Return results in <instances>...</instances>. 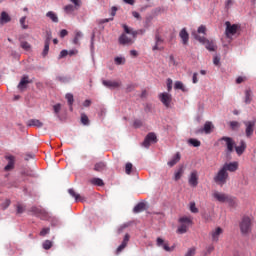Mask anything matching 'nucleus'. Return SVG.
I'll use <instances>...</instances> for the list:
<instances>
[{
  "mask_svg": "<svg viewBox=\"0 0 256 256\" xmlns=\"http://www.w3.org/2000/svg\"><path fill=\"white\" fill-rule=\"evenodd\" d=\"M125 33H122L118 38L119 45L124 47H130L135 43V37H137V31L131 29L127 24H122Z\"/></svg>",
  "mask_w": 256,
  "mask_h": 256,
  "instance_id": "nucleus-1",
  "label": "nucleus"
},
{
  "mask_svg": "<svg viewBox=\"0 0 256 256\" xmlns=\"http://www.w3.org/2000/svg\"><path fill=\"white\" fill-rule=\"evenodd\" d=\"M192 36L194 37V39H196V41H199V43L205 45L208 51H217V45L215 44V41L200 36L199 34H197V32H192Z\"/></svg>",
  "mask_w": 256,
  "mask_h": 256,
  "instance_id": "nucleus-2",
  "label": "nucleus"
},
{
  "mask_svg": "<svg viewBox=\"0 0 256 256\" xmlns=\"http://www.w3.org/2000/svg\"><path fill=\"white\" fill-rule=\"evenodd\" d=\"M178 222L180 225L178 226L176 233H179V235L187 233V231H189V226L193 224V221L187 216L179 218Z\"/></svg>",
  "mask_w": 256,
  "mask_h": 256,
  "instance_id": "nucleus-3",
  "label": "nucleus"
},
{
  "mask_svg": "<svg viewBox=\"0 0 256 256\" xmlns=\"http://www.w3.org/2000/svg\"><path fill=\"white\" fill-rule=\"evenodd\" d=\"M229 179V172H226L223 168H220L219 171L214 176V182L217 185H225Z\"/></svg>",
  "mask_w": 256,
  "mask_h": 256,
  "instance_id": "nucleus-4",
  "label": "nucleus"
},
{
  "mask_svg": "<svg viewBox=\"0 0 256 256\" xmlns=\"http://www.w3.org/2000/svg\"><path fill=\"white\" fill-rule=\"evenodd\" d=\"M225 25H226L225 35L227 39H231V37H233V35H235L237 31H239V25L231 24V22L229 21H226Z\"/></svg>",
  "mask_w": 256,
  "mask_h": 256,
  "instance_id": "nucleus-5",
  "label": "nucleus"
},
{
  "mask_svg": "<svg viewBox=\"0 0 256 256\" xmlns=\"http://www.w3.org/2000/svg\"><path fill=\"white\" fill-rule=\"evenodd\" d=\"M240 231L244 235L251 231V218L249 216H244L240 222Z\"/></svg>",
  "mask_w": 256,
  "mask_h": 256,
  "instance_id": "nucleus-6",
  "label": "nucleus"
},
{
  "mask_svg": "<svg viewBox=\"0 0 256 256\" xmlns=\"http://www.w3.org/2000/svg\"><path fill=\"white\" fill-rule=\"evenodd\" d=\"M255 120L243 121V125H245V135L248 139L253 136L255 131Z\"/></svg>",
  "mask_w": 256,
  "mask_h": 256,
  "instance_id": "nucleus-7",
  "label": "nucleus"
},
{
  "mask_svg": "<svg viewBox=\"0 0 256 256\" xmlns=\"http://www.w3.org/2000/svg\"><path fill=\"white\" fill-rule=\"evenodd\" d=\"M30 213H32V215H35L36 217H40L41 219H47V217H49V213H47V210L41 207L33 206L30 209Z\"/></svg>",
  "mask_w": 256,
  "mask_h": 256,
  "instance_id": "nucleus-8",
  "label": "nucleus"
},
{
  "mask_svg": "<svg viewBox=\"0 0 256 256\" xmlns=\"http://www.w3.org/2000/svg\"><path fill=\"white\" fill-rule=\"evenodd\" d=\"M151 143H157V135H155V133H153V132L148 133V135L145 137L142 145L146 149H149V147H151Z\"/></svg>",
  "mask_w": 256,
  "mask_h": 256,
  "instance_id": "nucleus-9",
  "label": "nucleus"
},
{
  "mask_svg": "<svg viewBox=\"0 0 256 256\" xmlns=\"http://www.w3.org/2000/svg\"><path fill=\"white\" fill-rule=\"evenodd\" d=\"M155 44L152 47V51H163V49H165L163 46V43H165V40L161 37V35H159V33L155 34V38H154Z\"/></svg>",
  "mask_w": 256,
  "mask_h": 256,
  "instance_id": "nucleus-10",
  "label": "nucleus"
},
{
  "mask_svg": "<svg viewBox=\"0 0 256 256\" xmlns=\"http://www.w3.org/2000/svg\"><path fill=\"white\" fill-rule=\"evenodd\" d=\"M213 128H214L213 123L207 121L205 122L204 127L196 130L195 133L196 135L203 134V133H205L206 135H209L212 133Z\"/></svg>",
  "mask_w": 256,
  "mask_h": 256,
  "instance_id": "nucleus-11",
  "label": "nucleus"
},
{
  "mask_svg": "<svg viewBox=\"0 0 256 256\" xmlns=\"http://www.w3.org/2000/svg\"><path fill=\"white\" fill-rule=\"evenodd\" d=\"M188 183L190 187H197V185H199V173H197V170L190 173Z\"/></svg>",
  "mask_w": 256,
  "mask_h": 256,
  "instance_id": "nucleus-12",
  "label": "nucleus"
},
{
  "mask_svg": "<svg viewBox=\"0 0 256 256\" xmlns=\"http://www.w3.org/2000/svg\"><path fill=\"white\" fill-rule=\"evenodd\" d=\"M212 197L219 203H227V199L229 198V194L222 193L219 191H214Z\"/></svg>",
  "mask_w": 256,
  "mask_h": 256,
  "instance_id": "nucleus-13",
  "label": "nucleus"
},
{
  "mask_svg": "<svg viewBox=\"0 0 256 256\" xmlns=\"http://www.w3.org/2000/svg\"><path fill=\"white\" fill-rule=\"evenodd\" d=\"M222 169L227 173L229 171L230 173H235L237 169H239V163L238 162H230V163H225L222 166Z\"/></svg>",
  "mask_w": 256,
  "mask_h": 256,
  "instance_id": "nucleus-14",
  "label": "nucleus"
},
{
  "mask_svg": "<svg viewBox=\"0 0 256 256\" xmlns=\"http://www.w3.org/2000/svg\"><path fill=\"white\" fill-rule=\"evenodd\" d=\"M31 83H33V80L29 79V77L27 75H24L21 78V80H20V82H19V84L17 86V89H19V91H23Z\"/></svg>",
  "mask_w": 256,
  "mask_h": 256,
  "instance_id": "nucleus-15",
  "label": "nucleus"
},
{
  "mask_svg": "<svg viewBox=\"0 0 256 256\" xmlns=\"http://www.w3.org/2000/svg\"><path fill=\"white\" fill-rule=\"evenodd\" d=\"M159 99L165 107H169V105H171V101H172L171 94H169L167 92L160 93Z\"/></svg>",
  "mask_w": 256,
  "mask_h": 256,
  "instance_id": "nucleus-16",
  "label": "nucleus"
},
{
  "mask_svg": "<svg viewBox=\"0 0 256 256\" xmlns=\"http://www.w3.org/2000/svg\"><path fill=\"white\" fill-rule=\"evenodd\" d=\"M5 159L8 161V164L4 167V171H13L15 169V156L6 155Z\"/></svg>",
  "mask_w": 256,
  "mask_h": 256,
  "instance_id": "nucleus-17",
  "label": "nucleus"
},
{
  "mask_svg": "<svg viewBox=\"0 0 256 256\" xmlns=\"http://www.w3.org/2000/svg\"><path fill=\"white\" fill-rule=\"evenodd\" d=\"M157 247H163L164 251H167L168 253H171V251H174L175 246L169 247V244L165 243V240L162 238H157L156 240Z\"/></svg>",
  "mask_w": 256,
  "mask_h": 256,
  "instance_id": "nucleus-18",
  "label": "nucleus"
},
{
  "mask_svg": "<svg viewBox=\"0 0 256 256\" xmlns=\"http://www.w3.org/2000/svg\"><path fill=\"white\" fill-rule=\"evenodd\" d=\"M220 141H225L226 147H227V152L233 153V147L235 146V142L233 141V138L224 136V137L220 138Z\"/></svg>",
  "mask_w": 256,
  "mask_h": 256,
  "instance_id": "nucleus-19",
  "label": "nucleus"
},
{
  "mask_svg": "<svg viewBox=\"0 0 256 256\" xmlns=\"http://www.w3.org/2000/svg\"><path fill=\"white\" fill-rule=\"evenodd\" d=\"M102 85L107 87V89H118V87L121 85V82L113 80H102Z\"/></svg>",
  "mask_w": 256,
  "mask_h": 256,
  "instance_id": "nucleus-20",
  "label": "nucleus"
},
{
  "mask_svg": "<svg viewBox=\"0 0 256 256\" xmlns=\"http://www.w3.org/2000/svg\"><path fill=\"white\" fill-rule=\"evenodd\" d=\"M222 233H223V229L221 227H217L216 229L212 230L210 233L212 241L214 243H217V241H219V237L221 236Z\"/></svg>",
  "mask_w": 256,
  "mask_h": 256,
  "instance_id": "nucleus-21",
  "label": "nucleus"
},
{
  "mask_svg": "<svg viewBox=\"0 0 256 256\" xmlns=\"http://www.w3.org/2000/svg\"><path fill=\"white\" fill-rule=\"evenodd\" d=\"M129 239H130L129 234H125L121 245H119L118 248L116 249V255H119V253L123 252V250L125 249V247H127L129 243Z\"/></svg>",
  "mask_w": 256,
  "mask_h": 256,
  "instance_id": "nucleus-22",
  "label": "nucleus"
},
{
  "mask_svg": "<svg viewBox=\"0 0 256 256\" xmlns=\"http://www.w3.org/2000/svg\"><path fill=\"white\" fill-rule=\"evenodd\" d=\"M7 23H11V16L7 12L3 11L0 14V25H5Z\"/></svg>",
  "mask_w": 256,
  "mask_h": 256,
  "instance_id": "nucleus-23",
  "label": "nucleus"
},
{
  "mask_svg": "<svg viewBox=\"0 0 256 256\" xmlns=\"http://www.w3.org/2000/svg\"><path fill=\"white\" fill-rule=\"evenodd\" d=\"M179 37L182 39L183 45H187V43H189V33L187 32L186 28H183L180 31Z\"/></svg>",
  "mask_w": 256,
  "mask_h": 256,
  "instance_id": "nucleus-24",
  "label": "nucleus"
},
{
  "mask_svg": "<svg viewBox=\"0 0 256 256\" xmlns=\"http://www.w3.org/2000/svg\"><path fill=\"white\" fill-rule=\"evenodd\" d=\"M245 149H247V143H245V140H241L240 145L235 147V151L237 155H241L242 153H245Z\"/></svg>",
  "mask_w": 256,
  "mask_h": 256,
  "instance_id": "nucleus-25",
  "label": "nucleus"
},
{
  "mask_svg": "<svg viewBox=\"0 0 256 256\" xmlns=\"http://www.w3.org/2000/svg\"><path fill=\"white\" fill-rule=\"evenodd\" d=\"M179 161H181V154L177 152L176 155L170 161H168L167 165L168 167H175Z\"/></svg>",
  "mask_w": 256,
  "mask_h": 256,
  "instance_id": "nucleus-26",
  "label": "nucleus"
},
{
  "mask_svg": "<svg viewBox=\"0 0 256 256\" xmlns=\"http://www.w3.org/2000/svg\"><path fill=\"white\" fill-rule=\"evenodd\" d=\"M27 127H43V122H41L39 119H30L27 122Z\"/></svg>",
  "mask_w": 256,
  "mask_h": 256,
  "instance_id": "nucleus-27",
  "label": "nucleus"
},
{
  "mask_svg": "<svg viewBox=\"0 0 256 256\" xmlns=\"http://www.w3.org/2000/svg\"><path fill=\"white\" fill-rule=\"evenodd\" d=\"M251 101H253V91H251V89H246L244 103H246V105H249L251 104Z\"/></svg>",
  "mask_w": 256,
  "mask_h": 256,
  "instance_id": "nucleus-28",
  "label": "nucleus"
},
{
  "mask_svg": "<svg viewBox=\"0 0 256 256\" xmlns=\"http://www.w3.org/2000/svg\"><path fill=\"white\" fill-rule=\"evenodd\" d=\"M226 203L229 205V207H237V205L239 204V202L237 201V198L229 195Z\"/></svg>",
  "mask_w": 256,
  "mask_h": 256,
  "instance_id": "nucleus-29",
  "label": "nucleus"
},
{
  "mask_svg": "<svg viewBox=\"0 0 256 256\" xmlns=\"http://www.w3.org/2000/svg\"><path fill=\"white\" fill-rule=\"evenodd\" d=\"M183 173H185V167L180 166L178 170L174 173V180L179 181V179L183 177Z\"/></svg>",
  "mask_w": 256,
  "mask_h": 256,
  "instance_id": "nucleus-30",
  "label": "nucleus"
},
{
  "mask_svg": "<svg viewBox=\"0 0 256 256\" xmlns=\"http://www.w3.org/2000/svg\"><path fill=\"white\" fill-rule=\"evenodd\" d=\"M46 17L51 19V21H53V23H59V17H57V14H55V12H53V11L47 12Z\"/></svg>",
  "mask_w": 256,
  "mask_h": 256,
  "instance_id": "nucleus-31",
  "label": "nucleus"
},
{
  "mask_svg": "<svg viewBox=\"0 0 256 256\" xmlns=\"http://www.w3.org/2000/svg\"><path fill=\"white\" fill-rule=\"evenodd\" d=\"M143 211H145V203L143 202L138 203L133 209L134 213H141Z\"/></svg>",
  "mask_w": 256,
  "mask_h": 256,
  "instance_id": "nucleus-32",
  "label": "nucleus"
},
{
  "mask_svg": "<svg viewBox=\"0 0 256 256\" xmlns=\"http://www.w3.org/2000/svg\"><path fill=\"white\" fill-rule=\"evenodd\" d=\"M65 97H66L68 105L70 107V111H73V103L75 101V99L73 98V94L68 93V94H66Z\"/></svg>",
  "mask_w": 256,
  "mask_h": 256,
  "instance_id": "nucleus-33",
  "label": "nucleus"
},
{
  "mask_svg": "<svg viewBox=\"0 0 256 256\" xmlns=\"http://www.w3.org/2000/svg\"><path fill=\"white\" fill-rule=\"evenodd\" d=\"M75 9H79V8L73 6L72 4L66 5L64 7V11L65 13H67V15H71V13H74Z\"/></svg>",
  "mask_w": 256,
  "mask_h": 256,
  "instance_id": "nucleus-34",
  "label": "nucleus"
},
{
  "mask_svg": "<svg viewBox=\"0 0 256 256\" xmlns=\"http://www.w3.org/2000/svg\"><path fill=\"white\" fill-rule=\"evenodd\" d=\"M90 183L92 185H97V187H103L105 185V182L101 178H93Z\"/></svg>",
  "mask_w": 256,
  "mask_h": 256,
  "instance_id": "nucleus-35",
  "label": "nucleus"
},
{
  "mask_svg": "<svg viewBox=\"0 0 256 256\" xmlns=\"http://www.w3.org/2000/svg\"><path fill=\"white\" fill-rule=\"evenodd\" d=\"M68 193L69 195H71V197H74L76 203L81 201V196L79 194H76L73 188L68 189Z\"/></svg>",
  "mask_w": 256,
  "mask_h": 256,
  "instance_id": "nucleus-36",
  "label": "nucleus"
},
{
  "mask_svg": "<svg viewBox=\"0 0 256 256\" xmlns=\"http://www.w3.org/2000/svg\"><path fill=\"white\" fill-rule=\"evenodd\" d=\"M189 145H191L192 147H201V141H199L198 139L195 138H190L188 140Z\"/></svg>",
  "mask_w": 256,
  "mask_h": 256,
  "instance_id": "nucleus-37",
  "label": "nucleus"
},
{
  "mask_svg": "<svg viewBox=\"0 0 256 256\" xmlns=\"http://www.w3.org/2000/svg\"><path fill=\"white\" fill-rule=\"evenodd\" d=\"M174 89H180V91H183V92L187 91V88L185 87V85L181 81H176L175 82Z\"/></svg>",
  "mask_w": 256,
  "mask_h": 256,
  "instance_id": "nucleus-38",
  "label": "nucleus"
},
{
  "mask_svg": "<svg viewBox=\"0 0 256 256\" xmlns=\"http://www.w3.org/2000/svg\"><path fill=\"white\" fill-rule=\"evenodd\" d=\"M105 167L106 165L104 162H98L94 166V171H98V172L104 171Z\"/></svg>",
  "mask_w": 256,
  "mask_h": 256,
  "instance_id": "nucleus-39",
  "label": "nucleus"
},
{
  "mask_svg": "<svg viewBox=\"0 0 256 256\" xmlns=\"http://www.w3.org/2000/svg\"><path fill=\"white\" fill-rule=\"evenodd\" d=\"M20 47H22L24 51H31V44H29L27 41H22L20 43Z\"/></svg>",
  "mask_w": 256,
  "mask_h": 256,
  "instance_id": "nucleus-40",
  "label": "nucleus"
},
{
  "mask_svg": "<svg viewBox=\"0 0 256 256\" xmlns=\"http://www.w3.org/2000/svg\"><path fill=\"white\" fill-rule=\"evenodd\" d=\"M43 249H45L46 251H49V249H51V247H53V242H51L50 240H46L43 244H42Z\"/></svg>",
  "mask_w": 256,
  "mask_h": 256,
  "instance_id": "nucleus-41",
  "label": "nucleus"
},
{
  "mask_svg": "<svg viewBox=\"0 0 256 256\" xmlns=\"http://www.w3.org/2000/svg\"><path fill=\"white\" fill-rule=\"evenodd\" d=\"M83 37V33L81 32H76V35L73 39V43L74 45H79V39H81Z\"/></svg>",
  "mask_w": 256,
  "mask_h": 256,
  "instance_id": "nucleus-42",
  "label": "nucleus"
},
{
  "mask_svg": "<svg viewBox=\"0 0 256 256\" xmlns=\"http://www.w3.org/2000/svg\"><path fill=\"white\" fill-rule=\"evenodd\" d=\"M56 81H59L60 83H69L71 79L65 76H58L56 77Z\"/></svg>",
  "mask_w": 256,
  "mask_h": 256,
  "instance_id": "nucleus-43",
  "label": "nucleus"
},
{
  "mask_svg": "<svg viewBox=\"0 0 256 256\" xmlns=\"http://www.w3.org/2000/svg\"><path fill=\"white\" fill-rule=\"evenodd\" d=\"M25 21H27V16H23L20 18V25L22 29H29V25L25 24Z\"/></svg>",
  "mask_w": 256,
  "mask_h": 256,
  "instance_id": "nucleus-44",
  "label": "nucleus"
},
{
  "mask_svg": "<svg viewBox=\"0 0 256 256\" xmlns=\"http://www.w3.org/2000/svg\"><path fill=\"white\" fill-rule=\"evenodd\" d=\"M114 62L116 63V65H125V58L119 56L115 57Z\"/></svg>",
  "mask_w": 256,
  "mask_h": 256,
  "instance_id": "nucleus-45",
  "label": "nucleus"
},
{
  "mask_svg": "<svg viewBox=\"0 0 256 256\" xmlns=\"http://www.w3.org/2000/svg\"><path fill=\"white\" fill-rule=\"evenodd\" d=\"M132 169H133V164H131V162L126 163V166H125L126 175H131Z\"/></svg>",
  "mask_w": 256,
  "mask_h": 256,
  "instance_id": "nucleus-46",
  "label": "nucleus"
},
{
  "mask_svg": "<svg viewBox=\"0 0 256 256\" xmlns=\"http://www.w3.org/2000/svg\"><path fill=\"white\" fill-rule=\"evenodd\" d=\"M230 127L233 131H235V129H239V127H241V124L238 121H231Z\"/></svg>",
  "mask_w": 256,
  "mask_h": 256,
  "instance_id": "nucleus-47",
  "label": "nucleus"
},
{
  "mask_svg": "<svg viewBox=\"0 0 256 256\" xmlns=\"http://www.w3.org/2000/svg\"><path fill=\"white\" fill-rule=\"evenodd\" d=\"M49 45L48 42H44V49H43V52H42V56L43 57H47V55L49 54Z\"/></svg>",
  "mask_w": 256,
  "mask_h": 256,
  "instance_id": "nucleus-48",
  "label": "nucleus"
},
{
  "mask_svg": "<svg viewBox=\"0 0 256 256\" xmlns=\"http://www.w3.org/2000/svg\"><path fill=\"white\" fill-rule=\"evenodd\" d=\"M82 125H89V117L86 114H81Z\"/></svg>",
  "mask_w": 256,
  "mask_h": 256,
  "instance_id": "nucleus-49",
  "label": "nucleus"
},
{
  "mask_svg": "<svg viewBox=\"0 0 256 256\" xmlns=\"http://www.w3.org/2000/svg\"><path fill=\"white\" fill-rule=\"evenodd\" d=\"M51 39H53V36H52V34H51V31H46V39H45V42H44V43L50 44V43H51Z\"/></svg>",
  "mask_w": 256,
  "mask_h": 256,
  "instance_id": "nucleus-50",
  "label": "nucleus"
},
{
  "mask_svg": "<svg viewBox=\"0 0 256 256\" xmlns=\"http://www.w3.org/2000/svg\"><path fill=\"white\" fill-rule=\"evenodd\" d=\"M190 211L191 213H199V209L195 206V202L190 203Z\"/></svg>",
  "mask_w": 256,
  "mask_h": 256,
  "instance_id": "nucleus-51",
  "label": "nucleus"
},
{
  "mask_svg": "<svg viewBox=\"0 0 256 256\" xmlns=\"http://www.w3.org/2000/svg\"><path fill=\"white\" fill-rule=\"evenodd\" d=\"M169 65H170V67L171 66L176 67V65H177V61H175V57L173 55L169 56Z\"/></svg>",
  "mask_w": 256,
  "mask_h": 256,
  "instance_id": "nucleus-52",
  "label": "nucleus"
},
{
  "mask_svg": "<svg viewBox=\"0 0 256 256\" xmlns=\"http://www.w3.org/2000/svg\"><path fill=\"white\" fill-rule=\"evenodd\" d=\"M207 31V28L204 25H201L197 32L194 31V33H197V35H199V33H203V35H205V32Z\"/></svg>",
  "mask_w": 256,
  "mask_h": 256,
  "instance_id": "nucleus-53",
  "label": "nucleus"
},
{
  "mask_svg": "<svg viewBox=\"0 0 256 256\" xmlns=\"http://www.w3.org/2000/svg\"><path fill=\"white\" fill-rule=\"evenodd\" d=\"M195 253H196V249H195V247H193V248L188 249L185 256H195Z\"/></svg>",
  "mask_w": 256,
  "mask_h": 256,
  "instance_id": "nucleus-54",
  "label": "nucleus"
},
{
  "mask_svg": "<svg viewBox=\"0 0 256 256\" xmlns=\"http://www.w3.org/2000/svg\"><path fill=\"white\" fill-rule=\"evenodd\" d=\"M53 109H54V113L56 115H59V112L61 111V104H56L53 106Z\"/></svg>",
  "mask_w": 256,
  "mask_h": 256,
  "instance_id": "nucleus-55",
  "label": "nucleus"
},
{
  "mask_svg": "<svg viewBox=\"0 0 256 256\" xmlns=\"http://www.w3.org/2000/svg\"><path fill=\"white\" fill-rule=\"evenodd\" d=\"M167 89L168 91H171V89H173V80H171V78L167 79Z\"/></svg>",
  "mask_w": 256,
  "mask_h": 256,
  "instance_id": "nucleus-56",
  "label": "nucleus"
},
{
  "mask_svg": "<svg viewBox=\"0 0 256 256\" xmlns=\"http://www.w3.org/2000/svg\"><path fill=\"white\" fill-rule=\"evenodd\" d=\"M49 231V228H43L40 232L41 237H45V235H48Z\"/></svg>",
  "mask_w": 256,
  "mask_h": 256,
  "instance_id": "nucleus-57",
  "label": "nucleus"
},
{
  "mask_svg": "<svg viewBox=\"0 0 256 256\" xmlns=\"http://www.w3.org/2000/svg\"><path fill=\"white\" fill-rule=\"evenodd\" d=\"M67 55H69V51H67V50H62V51L60 52L59 59H63V57H67Z\"/></svg>",
  "mask_w": 256,
  "mask_h": 256,
  "instance_id": "nucleus-58",
  "label": "nucleus"
},
{
  "mask_svg": "<svg viewBox=\"0 0 256 256\" xmlns=\"http://www.w3.org/2000/svg\"><path fill=\"white\" fill-rule=\"evenodd\" d=\"M70 1L75 5L76 8L79 9V7H81V0H70Z\"/></svg>",
  "mask_w": 256,
  "mask_h": 256,
  "instance_id": "nucleus-59",
  "label": "nucleus"
},
{
  "mask_svg": "<svg viewBox=\"0 0 256 256\" xmlns=\"http://www.w3.org/2000/svg\"><path fill=\"white\" fill-rule=\"evenodd\" d=\"M213 63L216 66L219 65V63H221V58L219 56H214Z\"/></svg>",
  "mask_w": 256,
  "mask_h": 256,
  "instance_id": "nucleus-60",
  "label": "nucleus"
},
{
  "mask_svg": "<svg viewBox=\"0 0 256 256\" xmlns=\"http://www.w3.org/2000/svg\"><path fill=\"white\" fill-rule=\"evenodd\" d=\"M129 227V224H123L118 228V233H121L122 231H125Z\"/></svg>",
  "mask_w": 256,
  "mask_h": 256,
  "instance_id": "nucleus-61",
  "label": "nucleus"
},
{
  "mask_svg": "<svg viewBox=\"0 0 256 256\" xmlns=\"http://www.w3.org/2000/svg\"><path fill=\"white\" fill-rule=\"evenodd\" d=\"M132 16H133L135 19L141 20V14H139V12H137V11H133V12H132Z\"/></svg>",
  "mask_w": 256,
  "mask_h": 256,
  "instance_id": "nucleus-62",
  "label": "nucleus"
},
{
  "mask_svg": "<svg viewBox=\"0 0 256 256\" xmlns=\"http://www.w3.org/2000/svg\"><path fill=\"white\" fill-rule=\"evenodd\" d=\"M11 205V200H5V202L2 204L3 209H7Z\"/></svg>",
  "mask_w": 256,
  "mask_h": 256,
  "instance_id": "nucleus-63",
  "label": "nucleus"
},
{
  "mask_svg": "<svg viewBox=\"0 0 256 256\" xmlns=\"http://www.w3.org/2000/svg\"><path fill=\"white\" fill-rule=\"evenodd\" d=\"M25 208L23 207V205H18L17 206V213L21 214L24 213Z\"/></svg>",
  "mask_w": 256,
  "mask_h": 256,
  "instance_id": "nucleus-64",
  "label": "nucleus"
}]
</instances>
